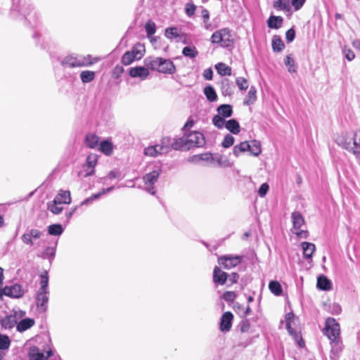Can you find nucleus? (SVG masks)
<instances>
[{"mask_svg": "<svg viewBox=\"0 0 360 360\" xmlns=\"http://www.w3.org/2000/svg\"><path fill=\"white\" fill-rule=\"evenodd\" d=\"M336 143L352 153L360 164V129L353 134H342L335 138Z\"/></svg>", "mask_w": 360, "mask_h": 360, "instance_id": "nucleus-1", "label": "nucleus"}, {"mask_svg": "<svg viewBox=\"0 0 360 360\" xmlns=\"http://www.w3.org/2000/svg\"><path fill=\"white\" fill-rule=\"evenodd\" d=\"M172 141L173 149L182 150H190L194 147H201L205 143L203 134L198 131L191 132L188 135H184Z\"/></svg>", "mask_w": 360, "mask_h": 360, "instance_id": "nucleus-2", "label": "nucleus"}, {"mask_svg": "<svg viewBox=\"0 0 360 360\" xmlns=\"http://www.w3.org/2000/svg\"><path fill=\"white\" fill-rule=\"evenodd\" d=\"M145 64L152 70L163 74L172 75L176 72V66L169 59L161 57L149 58L145 60Z\"/></svg>", "mask_w": 360, "mask_h": 360, "instance_id": "nucleus-3", "label": "nucleus"}, {"mask_svg": "<svg viewBox=\"0 0 360 360\" xmlns=\"http://www.w3.org/2000/svg\"><path fill=\"white\" fill-rule=\"evenodd\" d=\"M96 62H97V59L91 55L71 54L64 57L60 63L63 67L72 68L89 66Z\"/></svg>", "mask_w": 360, "mask_h": 360, "instance_id": "nucleus-4", "label": "nucleus"}, {"mask_svg": "<svg viewBox=\"0 0 360 360\" xmlns=\"http://www.w3.org/2000/svg\"><path fill=\"white\" fill-rule=\"evenodd\" d=\"M172 139L169 137H165L161 140L160 143L146 148L144 149V154L150 157L167 154L172 148Z\"/></svg>", "mask_w": 360, "mask_h": 360, "instance_id": "nucleus-5", "label": "nucleus"}, {"mask_svg": "<svg viewBox=\"0 0 360 360\" xmlns=\"http://www.w3.org/2000/svg\"><path fill=\"white\" fill-rule=\"evenodd\" d=\"M211 42L219 44L222 47L231 46L233 42L231 31L229 28L217 30L211 37Z\"/></svg>", "mask_w": 360, "mask_h": 360, "instance_id": "nucleus-6", "label": "nucleus"}, {"mask_svg": "<svg viewBox=\"0 0 360 360\" xmlns=\"http://www.w3.org/2000/svg\"><path fill=\"white\" fill-rule=\"evenodd\" d=\"M162 169L160 166L155 165L152 171L146 173L143 177V182L147 186L146 191L151 195L156 193V190L153 185L158 181Z\"/></svg>", "mask_w": 360, "mask_h": 360, "instance_id": "nucleus-7", "label": "nucleus"}, {"mask_svg": "<svg viewBox=\"0 0 360 360\" xmlns=\"http://www.w3.org/2000/svg\"><path fill=\"white\" fill-rule=\"evenodd\" d=\"M323 333L330 340L340 339V326L334 318L326 320Z\"/></svg>", "mask_w": 360, "mask_h": 360, "instance_id": "nucleus-8", "label": "nucleus"}, {"mask_svg": "<svg viewBox=\"0 0 360 360\" xmlns=\"http://www.w3.org/2000/svg\"><path fill=\"white\" fill-rule=\"evenodd\" d=\"M145 47L141 44H136L131 51H127L122 57V63L124 65H129L136 60H139L143 56Z\"/></svg>", "mask_w": 360, "mask_h": 360, "instance_id": "nucleus-9", "label": "nucleus"}, {"mask_svg": "<svg viewBox=\"0 0 360 360\" xmlns=\"http://www.w3.org/2000/svg\"><path fill=\"white\" fill-rule=\"evenodd\" d=\"M43 232L37 229H27L26 231L22 235L21 240L22 243L29 246H34L35 245L39 246V242H36L40 239Z\"/></svg>", "mask_w": 360, "mask_h": 360, "instance_id": "nucleus-10", "label": "nucleus"}, {"mask_svg": "<svg viewBox=\"0 0 360 360\" xmlns=\"http://www.w3.org/2000/svg\"><path fill=\"white\" fill-rule=\"evenodd\" d=\"M33 11L32 6L24 0H20L19 4L13 9V12L17 11L22 15L29 23L32 24L34 20L35 14L32 15Z\"/></svg>", "mask_w": 360, "mask_h": 360, "instance_id": "nucleus-11", "label": "nucleus"}, {"mask_svg": "<svg viewBox=\"0 0 360 360\" xmlns=\"http://www.w3.org/2000/svg\"><path fill=\"white\" fill-rule=\"evenodd\" d=\"M286 329L289 334L297 342L300 347H303L304 342L300 335V332L292 328L295 324V315L290 312L285 315Z\"/></svg>", "mask_w": 360, "mask_h": 360, "instance_id": "nucleus-12", "label": "nucleus"}, {"mask_svg": "<svg viewBox=\"0 0 360 360\" xmlns=\"http://www.w3.org/2000/svg\"><path fill=\"white\" fill-rule=\"evenodd\" d=\"M243 257L238 255H224L219 257L218 262L224 268L230 269L238 265L242 262Z\"/></svg>", "mask_w": 360, "mask_h": 360, "instance_id": "nucleus-13", "label": "nucleus"}, {"mask_svg": "<svg viewBox=\"0 0 360 360\" xmlns=\"http://www.w3.org/2000/svg\"><path fill=\"white\" fill-rule=\"evenodd\" d=\"M330 345L331 347L330 352V360H339L344 348L342 340H330Z\"/></svg>", "mask_w": 360, "mask_h": 360, "instance_id": "nucleus-14", "label": "nucleus"}, {"mask_svg": "<svg viewBox=\"0 0 360 360\" xmlns=\"http://www.w3.org/2000/svg\"><path fill=\"white\" fill-rule=\"evenodd\" d=\"M49 292L38 290L36 294V304L38 310L45 312L47 309Z\"/></svg>", "mask_w": 360, "mask_h": 360, "instance_id": "nucleus-15", "label": "nucleus"}, {"mask_svg": "<svg viewBox=\"0 0 360 360\" xmlns=\"http://www.w3.org/2000/svg\"><path fill=\"white\" fill-rule=\"evenodd\" d=\"M3 293L4 295L8 297L20 298L23 296L24 290L20 285L14 284L10 286H6L3 289Z\"/></svg>", "mask_w": 360, "mask_h": 360, "instance_id": "nucleus-16", "label": "nucleus"}, {"mask_svg": "<svg viewBox=\"0 0 360 360\" xmlns=\"http://www.w3.org/2000/svg\"><path fill=\"white\" fill-rule=\"evenodd\" d=\"M233 315L230 311H226L223 314L220 320V330L222 332H228L231 330L232 326V321Z\"/></svg>", "mask_w": 360, "mask_h": 360, "instance_id": "nucleus-17", "label": "nucleus"}, {"mask_svg": "<svg viewBox=\"0 0 360 360\" xmlns=\"http://www.w3.org/2000/svg\"><path fill=\"white\" fill-rule=\"evenodd\" d=\"M129 75L131 77H139L141 79L144 80L149 75V71L145 67L137 66L129 70Z\"/></svg>", "mask_w": 360, "mask_h": 360, "instance_id": "nucleus-18", "label": "nucleus"}, {"mask_svg": "<svg viewBox=\"0 0 360 360\" xmlns=\"http://www.w3.org/2000/svg\"><path fill=\"white\" fill-rule=\"evenodd\" d=\"M98 155L96 154H90L87 156L85 170L86 172V176L92 175L94 172V167L97 164Z\"/></svg>", "mask_w": 360, "mask_h": 360, "instance_id": "nucleus-19", "label": "nucleus"}, {"mask_svg": "<svg viewBox=\"0 0 360 360\" xmlns=\"http://www.w3.org/2000/svg\"><path fill=\"white\" fill-rule=\"evenodd\" d=\"M114 189H115V186H110L107 188H103L100 192H98L97 193H94V194L91 195L89 198H87L86 199L83 200L81 202L80 205L81 206L88 205L91 204V202H93L94 200L99 199L102 195L111 192Z\"/></svg>", "mask_w": 360, "mask_h": 360, "instance_id": "nucleus-20", "label": "nucleus"}, {"mask_svg": "<svg viewBox=\"0 0 360 360\" xmlns=\"http://www.w3.org/2000/svg\"><path fill=\"white\" fill-rule=\"evenodd\" d=\"M51 354L52 352L51 350L48 351L45 355L37 347H33L30 348L29 357L30 360H44L48 359Z\"/></svg>", "mask_w": 360, "mask_h": 360, "instance_id": "nucleus-21", "label": "nucleus"}, {"mask_svg": "<svg viewBox=\"0 0 360 360\" xmlns=\"http://www.w3.org/2000/svg\"><path fill=\"white\" fill-rule=\"evenodd\" d=\"M228 279V275L226 272L221 270L218 266H215L213 271V281L218 285H224Z\"/></svg>", "mask_w": 360, "mask_h": 360, "instance_id": "nucleus-22", "label": "nucleus"}, {"mask_svg": "<svg viewBox=\"0 0 360 360\" xmlns=\"http://www.w3.org/2000/svg\"><path fill=\"white\" fill-rule=\"evenodd\" d=\"M235 86L233 83L229 79H223L221 82V91L224 96H231L234 92Z\"/></svg>", "mask_w": 360, "mask_h": 360, "instance_id": "nucleus-23", "label": "nucleus"}, {"mask_svg": "<svg viewBox=\"0 0 360 360\" xmlns=\"http://www.w3.org/2000/svg\"><path fill=\"white\" fill-rule=\"evenodd\" d=\"M18 319L15 314H10L0 320V324L5 329H11L17 325Z\"/></svg>", "mask_w": 360, "mask_h": 360, "instance_id": "nucleus-24", "label": "nucleus"}, {"mask_svg": "<svg viewBox=\"0 0 360 360\" xmlns=\"http://www.w3.org/2000/svg\"><path fill=\"white\" fill-rule=\"evenodd\" d=\"M34 320L30 318H25L17 322L16 328L18 332H24L34 325Z\"/></svg>", "mask_w": 360, "mask_h": 360, "instance_id": "nucleus-25", "label": "nucleus"}, {"mask_svg": "<svg viewBox=\"0 0 360 360\" xmlns=\"http://www.w3.org/2000/svg\"><path fill=\"white\" fill-rule=\"evenodd\" d=\"M301 247L303 250V255L306 259H311L315 250L316 246L314 244L309 242H302Z\"/></svg>", "mask_w": 360, "mask_h": 360, "instance_id": "nucleus-26", "label": "nucleus"}, {"mask_svg": "<svg viewBox=\"0 0 360 360\" xmlns=\"http://www.w3.org/2000/svg\"><path fill=\"white\" fill-rule=\"evenodd\" d=\"M316 286L321 290H330L332 287L330 281L325 276H319L317 278Z\"/></svg>", "mask_w": 360, "mask_h": 360, "instance_id": "nucleus-27", "label": "nucleus"}, {"mask_svg": "<svg viewBox=\"0 0 360 360\" xmlns=\"http://www.w3.org/2000/svg\"><path fill=\"white\" fill-rule=\"evenodd\" d=\"M291 219L293 225V228L298 230L304 224V219L302 214L299 212H293L291 214Z\"/></svg>", "mask_w": 360, "mask_h": 360, "instance_id": "nucleus-28", "label": "nucleus"}, {"mask_svg": "<svg viewBox=\"0 0 360 360\" xmlns=\"http://www.w3.org/2000/svg\"><path fill=\"white\" fill-rule=\"evenodd\" d=\"M217 111L218 112V115L225 118L230 117L233 114L232 106L229 104L220 105L217 108Z\"/></svg>", "mask_w": 360, "mask_h": 360, "instance_id": "nucleus-29", "label": "nucleus"}, {"mask_svg": "<svg viewBox=\"0 0 360 360\" xmlns=\"http://www.w3.org/2000/svg\"><path fill=\"white\" fill-rule=\"evenodd\" d=\"M212 162L214 166L220 167H228L230 166L229 161L219 154L214 155Z\"/></svg>", "mask_w": 360, "mask_h": 360, "instance_id": "nucleus-30", "label": "nucleus"}, {"mask_svg": "<svg viewBox=\"0 0 360 360\" xmlns=\"http://www.w3.org/2000/svg\"><path fill=\"white\" fill-rule=\"evenodd\" d=\"M257 100V89L255 86H252L248 93L246 98L243 101L245 105H251Z\"/></svg>", "mask_w": 360, "mask_h": 360, "instance_id": "nucleus-31", "label": "nucleus"}, {"mask_svg": "<svg viewBox=\"0 0 360 360\" xmlns=\"http://www.w3.org/2000/svg\"><path fill=\"white\" fill-rule=\"evenodd\" d=\"M58 202L63 204H70L71 202L70 192L68 191H60L55 197Z\"/></svg>", "mask_w": 360, "mask_h": 360, "instance_id": "nucleus-32", "label": "nucleus"}, {"mask_svg": "<svg viewBox=\"0 0 360 360\" xmlns=\"http://www.w3.org/2000/svg\"><path fill=\"white\" fill-rule=\"evenodd\" d=\"M225 127L233 134H238L240 129L238 122L235 119L228 120L225 124Z\"/></svg>", "mask_w": 360, "mask_h": 360, "instance_id": "nucleus-33", "label": "nucleus"}, {"mask_svg": "<svg viewBox=\"0 0 360 360\" xmlns=\"http://www.w3.org/2000/svg\"><path fill=\"white\" fill-rule=\"evenodd\" d=\"M283 19L281 16L271 15L267 21L269 28L278 29L282 26Z\"/></svg>", "mask_w": 360, "mask_h": 360, "instance_id": "nucleus-34", "label": "nucleus"}, {"mask_svg": "<svg viewBox=\"0 0 360 360\" xmlns=\"http://www.w3.org/2000/svg\"><path fill=\"white\" fill-rule=\"evenodd\" d=\"M250 149L248 152L254 156H258L262 152L261 143L257 140H252L249 142Z\"/></svg>", "mask_w": 360, "mask_h": 360, "instance_id": "nucleus-35", "label": "nucleus"}, {"mask_svg": "<svg viewBox=\"0 0 360 360\" xmlns=\"http://www.w3.org/2000/svg\"><path fill=\"white\" fill-rule=\"evenodd\" d=\"M248 149H250L249 142L243 141L233 147V154L238 157L240 153L248 151Z\"/></svg>", "mask_w": 360, "mask_h": 360, "instance_id": "nucleus-36", "label": "nucleus"}, {"mask_svg": "<svg viewBox=\"0 0 360 360\" xmlns=\"http://www.w3.org/2000/svg\"><path fill=\"white\" fill-rule=\"evenodd\" d=\"M215 69L219 75L221 76H229L231 75V68L225 63H219L215 65Z\"/></svg>", "mask_w": 360, "mask_h": 360, "instance_id": "nucleus-37", "label": "nucleus"}, {"mask_svg": "<svg viewBox=\"0 0 360 360\" xmlns=\"http://www.w3.org/2000/svg\"><path fill=\"white\" fill-rule=\"evenodd\" d=\"M182 54L189 58H195L198 55V51L195 46H188L183 49Z\"/></svg>", "mask_w": 360, "mask_h": 360, "instance_id": "nucleus-38", "label": "nucleus"}, {"mask_svg": "<svg viewBox=\"0 0 360 360\" xmlns=\"http://www.w3.org/2000/svg\"><path fill=\"white\" fill-rule=\"evenodd\" d=\"M100 150L106 155H110L112 153L113 146L109 141H103L100 143Z\"/></svg>", "mask_w": 360, "mask_h": 360, "instance_id": "nucleus-39", "label": "nucleus"}, {"mask_svg": "<svg viewBox=\"0 0 360 360\" xmlns=\"http://www.w3.org/2000/svg\"><path fill=\"white\" fill-rule=\"evenodd\" d=\"M165 35L169 39H178V38L181 39V37L184 36V35H181L179 34L178 28L175 27L167 28L165 30Z\"/></svg>", "mask_w": 360, "mask_h": 360, "instance_id": "nucleus-40", "label": "nucleus"}, {"mask_svg": "<svg viewBox=\"0 0 360 360\" xmlns=\"http://www.w3.org/2000/svg\"><path fill=\"white\" fill-rule=\"evenodd\" d=\"M284 46V43L281 39L278 36H274L272 39V49L274 51L280 52L283 49Z\"/></svg>", "mask_w": 360, "mask_h": 360, "instance_id": "nucleus-41", "label": "nucleus"}, {"mask_svg": "<svg viewBox=\"0 0 360 360\" xmlns=\"http://www.w3.org/2000/svg\"><path fill=\"white\" fill-rule=\"evenodd\" d=\"M48 210L54 214H58L62 212L63 206L54 198L51 202L49 203Z\"/></svg>", "mask_w": 360, "mask_h": 360, "instance_id": "nucleus-42", "label": "nucleus"}, {"mask_svg": "<svg viewBox=\"0 0 360 360\" xmlns=\"http://www.w3.org/2000/svg\"><path fill=\"white\" fill-rule=\"evenodd\" d=\"M204 94L207 99L210 102H214L217 98V95L214 89L212 86H207L204 89Z\"/></svg>", "mask_w": 360, "mask_h": 360, "instance_id": "nucleus-43", "label": "nucleus"}, {"mask_svg": "<svg viewBox=\"0 0 360 360\" xmlns=\"http://www.w3.org/2000/svg\"><path fill=\"white\" fill-rule=\"evenodd\" d=\"M274 7L278 10L290 11L291 6L290 0H277L274 3Z\"/></svg>", "mask_w": 360, "mask_h": 360, "instance_id": "nucleus-44", "label": "nucleus"}, {"mask_svg": "<svg viewBox=\"0 0 360 360\" xmlns=\"http://www.w3.org/2000/svg\"><path fill=\"white\" fill-rule=\"evenodd\" d=\"M80 78L83 83H89L95 78V72L90 70H84L80 73Z\"/></svg>", "mask_w": 360, "mask_h": 360, "instance_id": "nucleus-45", "label": "nucleus"}, {"mask_svg": "<svg viewBox=\"0 0 360 360\" xmlns=\"http://www.w3.org/2000/svg\"><path fill=\"white\" fill-rule=\"evenodd\" d=\"M63 232V228L60 224H55L48 226V233L51 236H60Z\"/></svg>", "mask_w": 360, "mask_h": 360, "instance_id": "nucleus-46", "label": "nucleus"}, {"mask_svg": "<svg viewBox=\"0 0 360 360\" xmlns=\"http://www.w3.org/2000/svg\"><path fill=\"white\" fill-rule=\"evenodd\" d=\"M39 291H49V276L46 271L40 276V288Z\"/></svg>", "mask_w": 360, "mask_h": 360, "instance_id": "nucleus-47", "label": "nucleus"}, {"mask_svg": "<svg viewBox=\"0 0 360 360\" xmlns=\"http://www.w3.org/2000/svg\"><path fill=\"white\" fill-rule=\"evenodd\" d=\"M269 288L270 291L275 295H280L282 293V287L278 281H270L269 284Z\"/></svg>", "mask_w": 360, "mask_h": 360, "instance_id": "nucleus-48", "label": "nucleus"}, {"mask_svg": "<svg viewBox=\"0 0 360 360\" xmlns=\"http://www.w3.org/2000/svg\"><path fill=\"white\" fill-rule=\"evenodd\" d=\"M98 141V137L95 134H90L86 136V144L91 148H94L96 146H97Z\"/></svg>", "mask_w": 360, "mask_h": 360, "instance_id": "nucleus-49", "label": "nucleus"}, {"mask_svg": "<svg viewBox=\"0 0 360 360\" xmlns=\"http://www.w3.org/2000/svg\"><path fill=\"white\" fill-rule=\"evenodd\" d=\"M225 117L216 115L212 118L213 124L218 129H222L226 124Z\"/></svg>", "mask_w": 360, "mask_h": 360, "instance_id": "nucleus-50", "label": "nucleus"}, {"mask_svg": "<svg viewBox=\"0 0 360 360\" xmlns=\"http://www.w3.org/2000/svg\"><path fill=\"white\" fill-rule=\"evenodd\" d=\"M11 340L8 336L6 335H0V349L6 350L9 348Z\"/></svg>", "mask_w": 360, "mask_h": 360, "instance_id": "nucleus-51", "label": "nucleus"}, {"mask_svg": "<svg viewBox=\"0 0 360 360\" xmlns=\"http://www.w3.org/2000/svg\"><path fill=\"white\" fill-rule=\"evenodd\" d=\"M236 84L240 90L244 91L248 88V80L242 77H238L236 79Z\"/></svg>", "mask_w": 360, "mask_h": 360, "instance_id": "nucleus-52", "label": "nucleus"}, {"mask_svg": "<svg viewBox=\"0 0 360 360\" xmlns=\"http://www.w3.org/2000/svg\"><path fill=\"white\" fill-rule=\"evenodd\" d=\"M56 254V250L54 248L47 247L43 252V257L45 259H49L51 260L53 259Z\"/></svg>", "mask_w": 360, "mask_h": 360, "instance_id": "nucleus-53", "label": "nucleus"}, {"mask_svg": "<svg viewBox=\"0 0 360 360\" xmlns=\"http://www.w3.org/2000/svg\"><path fill=\"white\" fill-rule=\"evenodd\" d=\"M234 137L232 135L227 134L224 138V140L221 143V146L225 148H228L234 143Z\"/></svg>", "mask_w": 360, "mask_h": 360, "instance_id": "nucleus-54", "label": "nucleus"}, {"mask_svg": "<svg viewBox=\"0 0 360 360\" xmlns=\"http://www.w3.org/2000/svg\"><path fill=\"white\" fill-rule=\"evenodd\" d=\"M145 30L147 34L151 36L156 32V25L153 22L149 21L146 24Z\"/></svg>", "mask_w": 360, "mask_h": 360, "instance_id": "nucleus-55", "label": "nucleus"}, {"mask_svg": "<svg viewBox=\"0 0 360 360\" xmlns=\"http://www.w3.org/2000/svg\"><path fill=\"white\" fill-rule=\"evenodd\" d=\"M284 63H285V65L288 67V70L290 72H295V68L294 65V60L291 56H287L285 59Z\"/></svg>", "mask_w": 360, "mask_h": 360, "instance_id": "nucleus-56", "label": "nucleus"}, {"mask_svg": "<svg viewBox=\"0 0 360 360\" xmlns=\"http://www.w3.org/2000/svg\"><path fill=\"white\" fill-rule=\"evenodd\" d=\"M196 6L193 3H187L186 4L185 11L188 16L191 17L195 13Z\"/></svg>", "mask_w": 360, "mask_h": 360, "instance_id": "nucleus-57", "label": "nucleus"}, {"mask_svg": "<svg viewBox=\"0 0 360 360\" xmlns=\"http://www.w3.org/2000/svg\"><path fill=\"white\" fill-rule=\"evenodd\" d=\"M240 330L243 333L248 332L250 328V323L249 321L246 319H243L240 324L238 325Z\"/></svg>", "mask_w": 360, "mask_h": 360, "instance_id": "nucleus-58", "label": "nucleus"}, {"mask_svg": "<svg viewBox=\"0 0 360 360\" xmlns=\"http://www.w3.org/2000/svg\"><path fill=\"white\" fill-rule=\"evenodd\" d=\"M269 189V184L267 183L262 184L258 189V195L260 197H264Z\"/></svg>", "mask_w": 360, "mask_h": 360, "instance_id": "nucleus-59", "label": "nucleus"}, {"mask_svg": "<svg viewBox=\"0 0 360 360\" xmlns=\"http://www.w3.org/2000/svg\"><path fill=\"white\" fill-rule=\"evenodd\" d=\"M236 297V293L232 291H226L222 295L223 299L227 302L233 301L235 300Z\"/></svg>", "mask_w": 360, "mask_h": 360, "instance_id": "nucleus-60", "label": "nucleus"}, {"mask_svg": "<svg viewBox=\"0 0 360 360\" xmlns=\"http://www.w3.org/2000/svg\"><path fill=\"white\" fill-rule=\"evenodd\" d=\"M343 52L345 53V58L349 60V61H352V60L354 59L355 58V54L353 52L352 50H351L350 49H345L343 50Z\"/></svg>", "mask_w": 360, "mask_h": 360, "instance_id": "nucleus-61", "label": "nucleus"}, {"mask_svg": "<svg viewBox=\"0 0 360 360\" xmlns=\"http://www.w3.org/2000/svg\"><path fill=\"white\" fill-rule=\"evenodd\" d=\"M295 37V32L292 28L289 29L285 33V38L288 42H291L294 40Z\"/></svg>", "mask_w": 360, "mask_h": 360, "instance_id": "nucleus-62", "label": "nucleus"}, {"mask_svg": "<svg viewBox=\"0 0 360 360\" xmlns=\"http://www.w3.org/2000/svg\"><path fill=\"white\" fill-rule=\"evenodd\" d=\"M306 0H292V6L295 11L300 10L305 3Z\"/></svg>", "mask_w": 360, "mask_h": 360, "instance_id": "nucleus-63", "label": "nucleus"}, {"mask_svg": "<svg viewBox=\"0 0 360 360\" xmlns=\"http://www.w3.org/2000/svg\"><path fill=\"white\" fill-rule=\"evenodd\" d=\"M202 75L205 79L211 80L212 79L213 71L211 68H207L204 70Z\"/></svg>", "mask_w": 360, "mask_h": 360, "instance_id": "nucleus-64", "label": "nucleus"}]
</instances>
